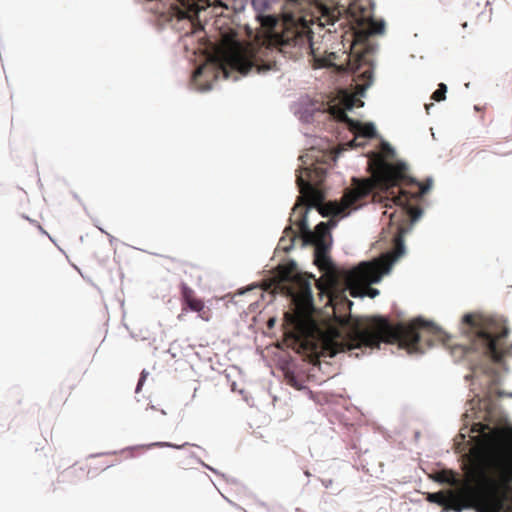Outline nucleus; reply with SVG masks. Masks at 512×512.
Listing matches in <instances>:
<instances>
[{
  "mask_svg": "<svg viewBox=\"0 0 512 512\" xmlns=\"http://www.w3.org/2000/svg\"><path fill=\"white\" fill-rule=\"evenodd\" d=\"M368 170L372 177L368 179H353L354 186L347 189L341 202L320 203V195L315 189L325 178L326 168L322 165L311 164L300 170L296 183L302 196L308 198L311 205L316 206L323 217L347 215L346 210L361 207L372 194L374 202H381L385 208H399L418 199L428 192L432 181L425 183L416 181L407 175V166L402 162L391 163L394 150L386 142L381 144L379 152L369 154Z\"/></svg>",
  "mask_w": 512,
  "mask_h": 512,
  "instance_id": "f257e3e1",
  "label": "nucleus"
},
{
  "mask_svg": "<svg viewBox=\"0 0 512 512\" xmlns=\"http://www.w3.org/2000/svg\"><path fill=\"white\" fill-rule=\"evenodd\" d=\"M338 328H330L323 338L322 349L327 356L355 348H378L381 342L398 344L408 353H423V342H445L444 332L431 322L417 318L410 323L393 325L387 318L375 316L354 318L335 314Z\"/></svg>",
  "mask_w": 512,
  "mask_h": 512,
  "instance_id": "f03ea898",
  "label": "nucleus"
},
{
  "mask_svg": "<svg viewBox=\"0 0 512 512\" xmlns=\"http://www.w3.org/2000/svg\"><path fill=\"white\" fill-rule=\"evenodd\" d=\"M466 477L457 491L429 494L428 501L454 512L487 506L489 495L506 491L512 485V448L497 447L478 452Z\"/></svg>",
  "mask_w": 512,
  "mask_h": 512,
  "instance_id": "7ed1b4c3",
  "label": "nucleus"
},
{
  "mask_svg": "<svg viewBox=\"0 0 512 512\" xmlns=\"http://www.w3.org/2000/svg\"><path fill=\"white\" fill-rule=\"evenodd\" d=\"M421 214L422 209L410 203L404 206L400 205L399 208H395L390 213L388 210L383 212V215L389 218L391 226L396 227V234L393 238L394 249L371 262H362L353 269L345 270L343 281L350 288L352 296L356 297L358 290H365L372 298L378 295L379 291L369 287V285L379 282L383 274L389 272L394 262L404 254L403 237L408 233L411 225L420 218Z\"/></svg>",
  "mask_w": 512,
  "mask_h": 512,
  "instance_id": "20e7f679",
  "label": "nucleus"
},
{
  "mask_svg": "<svg viewBox=\"0 0 512 512\" xmlns=\"http://www.w3.org/2000/svg\"><path fill=\"white\" fill-rule=\"evenodd\" d=\"M462 331L467 340L460 345L464 355L477 352L499 363L512 349V344L507 340L509 330L501 319L466 314L462 319Z\"/></svg>",
  "mask_w": 512,
  "mask_h": 512,
  "instance_id": "39448f33",
  "label": "nucleus"
},
{
  "mask_svg": "<svg viewBox=\"0 0 512 512\" xmlns=\"http://www.w3.org/2000/svg\"><path fill=\"white\" fill-rule=\"evenodd\" d=\"M289 295L295 308L293 312H286L284 319L286 324L301 336L307 332L314 310L310 281L301 276L296 277L289 288Z\"/></svg>",
  "mask_w": 512,
  "mask_h": 512,
  "instance_id": "423d86ee",
  "label": "nucleus"
},
{
  "mask_svg": "<svg viewBox=\"0 0 512 512\" xmlns=\"http://www.w3.org/2000/svg\"><path fill=\"white\" fill-rule=\"evenodd\" d=\"M299 213L298 219L294 221V224L298 227L299 232L303 234L304 240L307 243L317 246L318 244H328L327 237L329 236V225L325 222H320L315 230L312 232L309 230L306 220L307 208L304 204L297 203L293 208V213L290 217H295Z\"/></svg>",
  "mask_w": 512,
  "mask_h": 512,
  "instance_id": "0eeeda50",
  "label": "nucleus"
},
{
  "mask_svg": "<svg viewBox=\"0 0 512 512\" xmlns=\"http://www.w3.org/2000/svg\"><path fill=\"white\" fill-rule=\"evenodd\" d=\"M227 64L242 75H247L253 70L257 73L261 67L257 65L255 56L247 49L237 45L226 54Z\"/></svg>",
  "mask_w": 512,
  "mask_h": 512,
  "instance_id": "6e6552de",
  "label": "nucleus"
},
{
  "mask_svg": "<svg viewBox=\"0 0 512 512\" xmlns=\"http://www.w3.org/2000/svg\"><path fill=\"white\" fill-rule=\"evenodd\" d=\"M181 300L182 312L191 310L193 312H197L198 316L204 321H209L211 319L210 308L206 307L204 301L197 298L194 290L185 283H182L181 285Z\"/></svg>",
  "mask_w": 512,
  "mask_h": 512,
  "instance_id": "1a4fd4ad",
  "label": "nucleus"
},
{
  "mask_svg": "<svg viewBox=\"0 0 512 512\" xmlns=\"http://www.w3.org/2000/svg\"><path fill=\"white\" fill-rule=\"evenodd\" d=\"M328 250L329 244L320 243L315 246V264L320 270L330 274V276L333 278V282H335L338 276L343 279V274L345 271H343L341 274H338L336 267L328 256Z\"/></svg>",
  "mask_w": 512,
  "mask_h": 512,
  "instance_id": "9d476101",
  "label": "nucleus"
},
{
  "mask_svg": "<svg viewBox=\"0 0 512 512\" xmlns=\"http://www.w3.org/2000/svg\"><path fill=\"white\" fill-rule=\"evenodd\" d=\"M349 130L352 131L356 135V137L348 143V146H350V147H355V146L361 145L356 142L358 136H361L364 138H373L376 135V130H375V127L373 124H371V123L363 124V123H361L359 121H355V120H354L353 125L349 126Z\"/></svg>",
  "mask_w": 512,
  "mask_h": 512,
  "instance_id": "9b49d317",
  "label": "nucleus"
},
{
  "mask_svg": "<svg viewBox=\"0 0 512 512\" xmlns=\"http://www.w3.org/2000/svg\"><path fill=\"white\" fill-rule=\"evenodd\" d=\"M330 113L335 119L345 123L348 127L354 123V120L347 115L345 108L334 105L330 107Z\"/></svg>",
  "mask_w": 512,
  "mask_h": 512,
  "instance_id": "f8f14e48",
  "label": "nucleus"
},
{
  "mask_svg": "<svg viewBox=\"0 0 512 512\" xmlns=\"http://www.w3.org/2000/svg\"><path fill=\"white\" fill-rule=\"evenodd\" d=\"M436 481L440 483H446L451 486H458L460 481L456 478V475L450 470H441L436 474Z\"/></svg>",
  "mask_w": 512,
  "mask_h": 512,
  "instance_id": "ddd939ff",
  "label": "nucleus"
},
{
  "mask_svg": "<svg viewBox=\"0 0 512 512\" xmlns=\"http://www.w3.org/2000/svg\"><path fill=\"white\" fill-rule=\"evenodd\" d=\"M183 446L184 445H180V446L173 445V444L168 443V442H155V443H151V444H147V445H141V446L135 447L134 449H136V450H147V449H150V448H153V447L182 448Z\"/></svg>",
  "mask_w": 512,
  "mask_h": 512,
  "instance_id": "4468645a",
  "label": "nucleus"
},
{
  "mask_svg": "<svg viewBox=\"0 0 512 512\" xmlns=\"http://www.w3.org/2000/svg\"><path fill=\"white\" fill-rule=\"evenodd\" d=\"M447 92V86L444 83H440L438 85V88L434 93L432 94V99L439 102L445 99Z\"/></svg>",
  "mask_w": 512,
  "mask_h": 512,
  "instance_id": "2eb2a0df",
  "label": "nucleus"
},
{
  "mask_svg": "<svg viewBox=\"0 0 512 512\" xmlns=\"http://www.w3.org/2000/svg\"><path fill=\"white\" fill-rule=\"evenodd\" d=\"M262 24L270 29H273L277 25V20L273 16H267L264 18Z\"/></svg>",
  "mask_w": 512,
  "mask_h": 512,
  "instance_id": "dca6fc26",
  "label": "nucleus"
},
{
  "mask_svg": "<svg viewBox=\"0 0 512 512\" xmlns=\"http://www.w3.org/2000/svg\"><path fill=\"white\" fill-rule=\"evenodd\" d=\"M372 31L374 33H382L384 31V23L383 22H374L372 23Z\"/></svg>",
  "mask_w": 512,
  "mask_h": 512,
  "instance_id": "f3484780",
  "label": "nucleus"
},
{
  "mask_svg": "<svg viewBox=\"0 0 512 512\" xmlns=\"http://www.w3.org/2000/svg\"><path fill=\"white\" fill-rule=\"evenodd\" d=\"M488 428L487 425H484V424H481V423H476L473 425L472 427V431H475V432H484V430Z\"/></svg>",
  "mask_w": 512,
  "mask_h": 512,
  "instance_id": "a211bd4d",
  "label": "nucleus"
},
{
  "mask_svg": "<svg viewBox=\"0 0 512 512\" xmlns=\"http://www.w3.org/2000/svg\"><path fill=\"white\" fill-rule=\"evenodd\" d=\"M361 77L368 82H371L372 80V71L370 69H367L361 73Z\"/></svg>",
  "mask_w": 512,
  "mask_h": 512,
  "instance_id": "6ab92c4d",
  "label": "nucleus"
},
{
  "mask_svg": "<svg viewBox=\"0 0 512 512\" xmlns=\"http://www.w3.org/2000/svg\"><path fill=\"white\" fill-rule=\"evenodd\" d=\"M145 379H146V373L143 371V372L141 373V377H140V379H139V381H138V384H137V387H136V392H137V393L141 390V387H142V385H143V383H144Z\"/></svg>",
  "mask_w": 512,
  "mask_h": 512,
  "instance_id": "aec40b11",
  "label": "nucleus"
},
{
  "mask_svg": "<svg viewBox=\"0 0 512 512\" xmlns=\"http://www.w3.org/2000/svg\"><path fill=\"white\" fill-rule=\"evenodd\" d=\"M202 74V68L199 67L195 70L194 74H193V77L194 79H196L198 76H200Z\"/></svg>",
  "mask_w": 512,
  "mask_h": 512,
  "instance_id": "412c9836",
  "label": "nucleus"
},
{
  "mask_svg": "<svg viewBox=\"0 0 512 512\" xmlns=\"http://www.w3.org/2000/svg\"><path fill=\"white\" fill-rule=\"evenodd\" d=\"M489 512H500L499 509L497 508H490L489 509Z\"/></svg>",
  "mask_w": 512,
  "mask_h": 512,
  "instance_id": "4be33fe9",
  "label": "nucleus"
},
{
  "mask_svg": "<svg viewBox=\"0 0 512 512\" xmlns=\"http://www.w3.org/2000/svg\"><path fill=\"white\" fill-rule=\"evenodd\" d=\"M351 108H352V102H349V103L347 104V109H351Z\"/></svg>",
  "mask_w": 512,
  "mask_h": 512,
  "instance_id": "5701e85b",
  "label": "nucleus"
},
{
  "mask_svg": "<svg viewBox=\"0 0 512 512\" xmlns=\"http://www.w3.org/2000/svg\"><path fill=\"white\" fill-rule=\"evenodd\" d=\"M273 323H274V320H273V319H270V320H269V326H272V325H273Z\"/></svg>",
  "mask_w": 512,
  "mask_h": 512,
  "instance_id": "b1692460",
  "label": "nucleus"
},
{
  "mask_svg": "<svg viewBox=\"0 0 512 512\" xmlns=\"http://www.w3.org/2000/svg\"><path fill=\"white\" fill-rule=\"evenodd\" d=\"M347 304H348L349 309H350V308H351V306H352V302L347 300Z\"/></svg>",
  "mask_w": 512,
  "mask_h": 512,
  "instance_id": "393cba45",
  "label": "nucleus"
},
{
  "mask_svg": "<svg viewBox=\"0 0 512 512\" xmlns=\"http://www.w3.org/2000/svg\"><path fill=\"white\" fill-rule=\"evenodd\" d=\"M178 1H179V2H182V3L184 2V0H178Z\"/></svg>",
  "mask_w": 512,
  "mask_h": 512,
  "instance_id": "a878e982",
  "label": "nucleus"
}]
</instances>
